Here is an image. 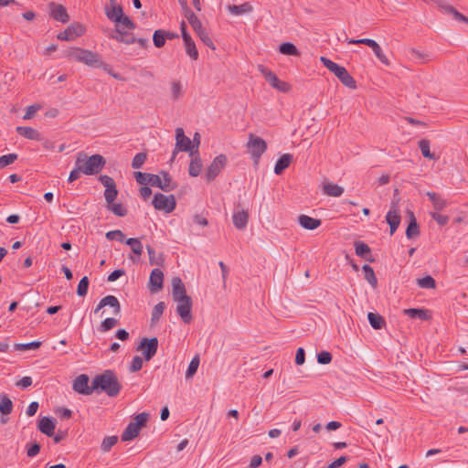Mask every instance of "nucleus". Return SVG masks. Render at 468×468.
I'll return each mask as SVG.
<instances>
[{"instance_id":"obj_12","label":"nucleus","mask_w":468,"mask_h":468,"mask_svg":"<svg viewBox=\"0 0 468 468\" xmlns=\"http://www.w3.org/2000/svg\"><path fill=\"white\" fill-rule=\"evenodd\" d=\"M85 27L80 23H72L64 31L60 32L57 37L62 41H71L78 37L85 34Z\"/></svg>"},{"instance_id":"obj_63","label":"nucleus","mask_w":468,"mask_h":468,"mask_svg":"<svg viewBox=\"0 0 468 468\" xmlns=\"http://www.w3.org/2000/svg\"><path fill=\"white\" fill-rule=\"evenodd\" d=\"M376 57L378 58V60L383 63L386 66L390 65L389 59L387 58V56L383 53L382 48L379 45L376 47V48L372 49Z\"/></svg>"},{"instance_id":"obj_35","label":"nucleus","mask_w":468,"mask_h":468,"mask_svg":"<svg viewBox=\"0 0 468 468\" xmlns=\"http://www.w3.org/2000/svg\"><path fill=\"white\" fill-rule=\"evenodd\" d=\"M112 5V8L106 7L105 14L111 21L116 24L123 15V10L121 5L113 4Z\"/></svg>"},{"instance_id":"obj_21","label":"nucleus","mask_w":468,"mask_h":468,"mask_svg":"<svg viewBox=\"0 0 468 468\" xmlns=\"http://www.w3.org/2000/svg\"><path fill=\"white\" fill-rule=\"evenodd\" d=\"M172 296L175 302L182 301V299L189 297L186 294L185 284L179 277H174L172 279Z\"/></svg>"},{"instance_id":"obj_43","label":"nucleus","mask_w":468,"mask_h":468,"mask_svg":"<svg viewBox=\"0 0 468 468\" xmlns=\"http://www.w3.org/2000/svg\"><path fill=\"white\" fill-rule=\"evenodd\" d=\"M280 53L288 56H300V51L296 46L291 42H283L279 46Z\"/></svg>"},{"instance_id":"obj_52","label":"nucleus","mask_w":468,"mask_h":468,"mask_svg":"<svg viewBox=\"0 0 468 468\" xmlns=\"http://www.w3.org/2000/svg\"><path fill=\"white\" fill-rule=\"evenodd\" d=\"M117 324H118L117 319H115L113 317H108L101 323V324L99 326V331L107 332V331L112 329L113 327H115Z\"/></svg>"},{"instance_id":"obj_54","label":"nucleus","mask_w":468,"mask_h":468,"mask_svg":"<svg viewBox=\"0 0 468 468\" xmlns=\"http://www.w3.org/2000/svg\"><path fill=\"white\" fill-rule=\"evenodd\" d=\"M89 284H90V282H89V279L87 276H84L80 279V281L78 284V287H77V294L80 297H84L87 294L88 289H89Z\"/></svg>"},{"instance_id":"obj_18","label":"nucleus","mask_w":468,"mask_h":468,"mask_svg":"<svg viewBox=\"0 0 468 468\" xmlns=\"http://www.w3.org/2000/svg\"><path fill=\"white\" fill-rule=\"evenodd\" d=\"M134 178L136 182L142 186L150 185L151 186L158 187L160 185V176L144 172H134Z\"/></svg>"},{"instance_id":"obj_36","label":"nucleus","mask_w":468,"mask_h":468,"mask_svg":"<svg viewBox=\"0 0 468 468\" xmlns=\"http://www.w3.org/2000/svg\"><path fill=\"white\" fill-rule=\"evenodd\" d=\"M367 320L374 329L378 330L386 326V321L379 314L369 312L367 314Z\"/></svg>"},{"instance_id":"obj_23","label":"nucleus","mask_w":468,"mask_h":468,"mask_svg":"<svg viewBox=\"0 0 468 468\" xmlns=\"http://www.w3.org/2000/svg\"><path fill=\"white\" fill-rule=\"evenodd\" d=\"M440 11L445 15L452 16V18L457 22L468 24V17L460 13L455 7L451 5L441 4L440 5Z\"/></svg>"},{"instance_id":"obj_27","label":"nucleus","mask_w":468,"mask_h":468,"mask_svg":"<svg viewBox=\"0 0 468 468\" xmlns=\"http://www.w3.org/2000/svg\"><path fill=\"white\" fill-rule=\"evenodd\" d=\"M403 313L410 318L420 319L422 321H429L431 318V312L427 309L409 308L404 309Z\"/></svg>"},{"instance_id":"obj_55","label":"nucleus","mask_w":468,"mask_h":468,"mask_svg":"<svg viewBox=\"0 0 468 468\" xmlns=\"http://www.w3.org/2000/svg\"><path fill=\"white\" fill-rule=\"evenodd\" d=\"M147 159V154L145 153H138L134 155L132 161V167L133 169L141 168Z\"/></svg>"},{"instance_id":"obj_6","label":"nucleus","mask_w":468,"mask_h":468,"mask_svg":"<svg viewBox=\"0 0 468 468\" xmlns=\"http://www.w3.org/2000/svg\"><path fill=\"white\" fill-rule=\"evenodd\" d=\"M259 71L263 75L266 81L274 89L282 92H288L291 89L289 83L279 80L277 75L263 65L258 66Z\"/></svg>"},{"instance_id":"obj_14","label":"nucleus","mask_w":468,"mask_h":468,"mask_svg":"<svg viewBox=\"0 0 468 468\" xmlns=\"http://www.w3.org/2000/svg\"><path fill=\"white\" fill-rule=\"evenodd\" d=\"M176 303H178L176 313L185 324H190L193 319L191 313L193 303L191 297L182 299V301H176Z\"/></svg>"},{"instance_id":"obj_44","label":"nucleus","mask_w":468,"mask_h":468,"mask_svg":"<svg viewBox=\"0 0 468 468\" xmlns=\"http://www.w3.org/2000/svg\"><path fill=\"white\" fill-rule=\"evenodd\" d=\"M202 169V162L199 156L194 157L190 164H189V169L188 173L191 176L196 177L197 176Z\"/></svg>"},{"instance_id":"obj_45","label":"nucleus","mask_w":468,"mask_h":468,"mask_svg":"<svg viewBox=\"0 0 468 468\" xmlns=\"http://www.w3.org/2000/svg\"><path fill=\"white\" fill-rule=\"evenodd\" d=\"M165 309V303L164 302H159L158 303H156L154 305V307L153 308V311H152V317H151L152 324H155L160 320Z\"/></svg>"},{"instance_id":"obj_22","label":"nucleus","mask_w":468,"mask_h":468,"mask_svg":"<svg viewBox=\"0 0 468 468\" xmlns=\"http://www.w3.org/2000/svg\"><path fill=\"white\" fill-rule=\"evenodd\" d=\"M38 430L45 435L52 437L56 428V420L50 417H43L37 422Z\"/></svg>"},{"instance_id":"obj_5","label":"nucleus","mask_w":468,"mask_h":468,"mask_svg":"<svg viewBox=\"0 0 468 468\" xmlns=\"http://www.w3.org/2000/svg\"><path fill=\"white\" fill-rule=\"evenodd\" d=\"M186 18L187 19L188 23L192 27L193 30L196 32V34L198 36L200 40L209 48L215 50L216 47L213 43V40L209 37L208 33L206 31V29L202 26V22L199 20V18L196 16V14L193 11H187L185 15Z\"/></svg>"},{"instance_id":"obj_56","label":"nucleus","mask_w":468,"mask_h":468,"mask_svg":"<svg viewBox=\"0 0 468 468\" xmlns=\"http://www.w3.org/2000/svg\"><path fill=\"white\" fill-rule=\"evenodd\" d=\"M80 163H81V160L80 158H76V161H75L76 167L69 173V176L68 178V181L69 183L77 180L80 177V173H82V167L80 165Z\"/></svg>"},{"instance_id":"obj_59","label":"nucleus","mask_w":468,"mask_h":468,"mask_svg":"<svg viewBox=\"0 0 468 468\" xmlns=\"http://www.w3.org/2000/svg\"><path fill=\"white\" fill-rule=\"evenodd\" d=\"M118 441V437L117 436H107L103 439L102 441V443H101V450L103 452H109L111 450V448L115 445Z\"/></svg>"},{"instance_id":"obj_7","label":"nucleus","mask_w":468,"mask_h":468,"mask_svg":"<svg viewBox=\"0 0 468 468\" xmlns=\"http://www.w3.org/2000/svg\"><path fill=\"white\" fill-rule=\"evenodd\" d=\"M153 206L155 209L171 213L176 207V200L174 195L165 196L162 193H156L154 196Z\"/></svg>"},{"instance_id":"obj_10","label":"nucleus","mask_w":468,"mask_h":468,"mask_svg":"<svg viewBox=\"0 0 468 468\" xmlns=\"http://www.w3.org/2000/svg\"><path fill=\"white\" fill-rule=\"evenodd\" d=\"M227 156L223 154L216 156L206 171V179L214 180L227 165Z\"/></svg>"},{"instance_id":"obj_11","label":"nucleus","mask_w":468,"mask_h":468,"mask_svg":"<svg viewBox=\"0 0 468 468\" xmlns=\"http://www.w3.org/2000/svg\"><path fill=\"white\" fill-rule=\"evenodd\" d=\"M233 225L238 229H246L249 221V212L244 209L242 204L238 201L234 205V212L232 216Z\"/></svg>"},{"instance_id":"obj_64","label":"nucleus","mask_w":468,"mask_h":468,"mask_svg":"<svg viewBox=\"0 0 468 468\" xmlns=\"http://www.w3.org/2000/svg\"><path fill=\"white\" fill-rule=\"evenodd\" d=\"M332 354L328 351H321L317 355V362L322 365H327L332 361Z\"/></svg>"},{"instance_id":"obj_38","label":"nucleus","mask_w":468,"mask_h":468,"mask_svg":"<svg viewBox=\"0 0 468 468\" xmlns=\"http://www.w3.org/2000/svg\"><path fill=\"white\" fill-rule=\"evenodd\" d=\"M140 430L133 422H130L121 436L122 441H130L136 438Z\"/></svg>"},{"instance_id":"obj_17","label":"nucleus","mask_w":468,"mask_h":468,"mask_svg":"<svg viewBox=\"0 0 468 468\" xmlns=\"http://www.w3.org/2000/svg\"><path fill=\"white\" fill-rule=\"evenodd\" d=\"M49 15L50 16L61 23H68L69 21V15L68 14L67 9L60 4H56L51 2L49 4Z\"/></svg>"},{"instance_id":"obj_9","label":"nucleus","mask_w":468,"mask_h":468,"mask_svg":"<svg viewBox=\"0 0 468 468\" xmlns=\"http://www.w3.org/2000/svg\"><path fill=\"white\" fill-rule=\"evenodd\" d=\"M158 349L157 337H144L137 347V351H142L145 361H150L156 354Z\"/></svg>"},{"instance_id":"obj_32","label":"nucleus","mask_w":468,"mask_h":468,"mask_svg":"<svg viewBox=\"0 0 468 468\" xmlns=\"http://www.w3.org/2000/svg\"><path fill=\"white\" fill-rule=\"evenodd\" d=\"M101 306H110L113 309V314L118 315L121 313V304L114 295H107L101 300Z\"/></svg>"},{"instance_id":"obj_30","label":"nucleus","mask_w":468,"mask_h":468,"mask_svg":"<svg viewBox=\"0 0 468 468\" xmlns=\"http://www.w3.org/2000/svg\"><path fill=\"white\" fill-rule=\"evenodd\" d=\"M292 161V155L290 154H282L276 162L274 166V173L276 175H282L283 171L289 167Z\"/></svg>"},{"instance_id":"obj_33","label":"nucleus","mask_w":468,"mask_h":468,"mask_svg":"<svg viewBox=\"0 0 468 468\" xmlns=\"http://www.w3.org/2000/svg\"><path fill=\"white\" fill-rule=\"evenodd\" d=\"M125 243L129 245L133 250V252L137 255V257H140L143 253V245L139 239L137 238H129L125 240ZM130 259L135 262L138 261L139 258H134L133 256L130 257Z\"/></svg>"},{"instance_id":"obj_25","label":"nucleus","mask_w":468,"mask_h":468,"mask_svg":"<svg viewBox=\"0 0 468 468\" xmlns=\"http://www.w3.org/2000/svg\"><path fill=\"white\" fill-rule=\"evenodd\" d=\"M356 254L367 261L374 262L375 259L372 257L369 246L363 241L355 242Z\"/></svg>"},{"instance_id":"obj_53","label":"nucleus","mask_w":468,"mask_h":468,"mask_svg":"<svg viewBox=\"0 0 468 468\" xmlns=\"http://www.w3.org/2000/svg\"><path fill=\"white\" fill-rule=\"evenodd\" d=\"M149 413L142 412L134 417V421H132L139 430L146 426L149 419Z\"/></svg>"},{"instance_id":"obj_61","label":"nucleus","mask_w":468,"mask_h":468,"mask_svg":"<svg viewBox=\"0 0 468 468\" xmlns=\"http://www.w3.org/2000/svg\"><path fill=\"white\" fill-rule=\"evenodd\" d=\"M116 25H118L120 27L121 26L124 27L127 29L133 30L136 27L135 23L127 16L124 14L120 17V20L117 21Z\"/></svg>"},{"instance_id":"obj_24","label":"nucleus","mask_w":468,"mask_h":468,"mask_svg":"<svg viewBox=\"0 0 468 468\" xmlns=\"http://www.w3.org/2000/svg\"><path fill=\"white\" fill-rule=\"evenodd\" d=\"M160 185L158 186V188L165 192H169L177 187V183L173 180L170 174L166 171H160Z\"/></svg>"},{"instance_id":"obj_37","label":"nucleus","mask_w":468,"mask_h":468,"mask_svg":"<svg viewBox=\"0 0 468 468\" xmlns=\"http://www.w3.org/2000/svg\"><path fill=\"white\" fill-rule=\"evenodd\" d=\"M229 11L235 16H240L245 13H250L252 11L253 7L250 5V2H245L241 5H229L228 6Z\"/></svg>"},{"instance_id":"obj_60","label":"nucleus","mask_w":468,"mask_h":468,"mask_svg":"<svg viewBox=\"0 0 468 468\" xmlns=\"http://www.w3.org/2000/svg\"><path fill=\"white\" fill-rule=\"evenodd\" d=\"M17 158L18 155L16 154H8L0 156V169L13 164L16 160H17Z\"/></svg>"},{"instance_id":"obj_28","label":"nucleus","mask_w":468,"mask_h":468,"mask_svg":"<svg viewBox=\"0 0 468 468\" xmlns=\"http://www.w3.org/2000/svg\"><path fill=\"white\" fill-rule=\"evenodd\" d=\"M16 133L27 139L30 140H36V141H41L43 140V135L37 131L36 129L28 126H17L16 127Z\"/></svg>"},{"instance_id":"obj_58","label":"nucleus","mask_w":468,"mask_h":468,"mask_svg":"<svg viewBox=\"0 0 468 468\" xmlns=\"http://www.w3.org/2000/svg\"><path fill=\"white\" fill-rule=\"evenodd\" d=\"M117 196L118 190L116 185L109 188H106L104 191V197L107 202V205H111V203H112L117 198Z\"/></svg>"},{"instance_id":"obj_46","label":"nucleus","mask_w":468,"mask_h":468,"mask_svg":"<svg viewBox=\"0 0 468 468\" xmlns=\"http://www.w3.org/2000/svg\"><path fill=\"white\" fill-rule=\"evenodd\" d=\"M419 147L420 149V152H421L422 155L425 158H428V159H431V160H434L435 159V154H432L431 152V150H430V141L429 140L421 139L419 142Z\"/></svg>"},{"instance_id":"obj_31","label":"nucleus","mask_w":468,"mask_h":468,"mask_svg":"<svg viewBox=\"0 0 468 468\" xmlns=\"http://www.w3.org/2000/svg\"><path fill=\"white\" fill-rule=\"evenodd\" d=\"M323 192L329 197H338L344 193V188L332 182H324L323 184Z\"/></svg>"},{"instance_id":"obj_3","label":"nucleus","mask_w":468,"mask_h":468,"mask_svg":"<svg viewBox=\"0 0 468 468\" xmlns=\"http://www.w3.org/2000/svg\"><path fill=\"white\" fill-rule=\"evenodd\" d=\"M77 158L81 160L82 173L88 176L99 174L106 164L105 158L99 154L89 157L84 152H80L77 154Z\"/></svg>"},{"instance_id":"obj_42","label":"nucleus","mask_w":468,"mask_h":468,"mask_svg":"<svg viewBox=\"0 0 468 468\" xmlns=\"http://www.w3.org/2000/svg\"><path fill=\"white\" fill-rule=\"evenodd\" d=\"M362 271L364 273V278L373 288H376L378 285V279L376 277L373 268L368 264H364L362 266Z\"/></svg>"},{"instance_id":"obj_57","label":"nucleus","mask_w":468,"mask_h":468,"mask_svg":"<svg viewBox=\"0 0 468 468\" xmlns=\"http://www.w3.org/2000/svg\"><path fill=\"white\" fill-rule=\"evenodd\" d=\"M346 42L348 44H364L369 48H376V47L378 45L374 39L370 38H360V39H354V38H346Z\"/></svg>"},{"instance_id":"obj_26","label":"nucleus","mask_w":468,"mask_h":468,"mask_svg":"<svg viewBox=\"0 0 468 468\" xmlns=\"http://www.w3.org/2000/svg\"><path fill=\"white\" fill-rule=\"evenodd\" d=\"M298 223L302 228L305 229L314 230L321 226L322 220L309 217L307 215H300L298 217Z\"/></svg>"},{"instance_id":"obj_29","label":"nucleus","mask_w":468,"mask_h":468,"mask_svg":"<svg viewBox=\"0 0 468 468\" xmlns=\"http://www.w3.org/2000/svg\"><path fill=\"white\" fill-rule=\"evenodd\" d=\"M409 218L410 222L406 229V237L411 239L420 236V226L412 211H409Z\"/></svg>"},{"instance_id":"obj_62","label":"nucleus","mask_w":468,"mask_h":468,"mask_svg":"<svg viewBox=\"0 0 468 468\" xmlns=\"http://www.w3.org/2000/svg\"><path fill=\"white\" fill-rule=\"evenodd\" d=\"M41 449V445L35 441L31 444H27V455L30 458L37 456Z\"/></svg>"},{"instance_id":"obj_47","label":"nucleus","mask_w":468,"mask_h":468,"mask_svg":"<svg viewBox=\"0 0 468 468\" xmlns=\"http://www.w3.org/2000/svg\"><path fill=\"white\" fill-rule=\"evenodd\" d=\"M42 343L40 341H33L29 343H19L15 344L14 348L17 351H26V350H36L41 346Z\"/></svg>"},{"instance_id":"obj_51","label":"nucleus","mask_w":468,"mask_h":468,"mask_svg":"<svg viewBox=\"0 0 468 468\" xmlns=\"http://www.w3.org/2000/svg\"><path fill=\"white\" fill-rule=\"evenodd\" d=\"M199 362L200 360L198 356H195L192 358L186 372V378H191L197 373Z\"/></svg>"},{"instance_id":"obj_49","label":"nucleus","mask_w":468,"mask_h":468,"mask_svg":"<svg viewBox=\"0 0 468 468\" xmlns=\"http://www.w3.org/2000/svg\"><path fill=\"white\" fill-rule=\"evenodd\" d=\"M107 209L112 211L114 215L118 217H124L127 215V209L123 207L122 203H111V205H107Z\"/></svg>"},{"instance_id":"obj_41","label":"nucleus","mask_w":468,"mask_h":468,"mask_svg":"<svg viewBox=\"0 0 468 468\" xmlns=\"http://www.w3.org/2000/svg\"><path fill=\"white\" fill-rule=\"evenodd\" d=\"M13 410V402L6 394L0 395V413L9 415Z\"/></svg>"},{"instance_id":"obj_2","label":"nucleus","mask_w":468,"mask_h":468,"mask_svg":"<svg viewBox=\"0 0 468 468\" xmlns=\"http://www.w3.org/2000/svg\"><path fill=\"white\" fill-rule=\"evenodd\" d=\"M122 386L114 371L107 369L101 374L96 375L93 378L94 392L106 393L109 397L114 398L119 395Z\"/></svg>"},{"instance_id":"obj_15","label":"nucleus","mask_w":468,"mask_h":468,"mask_svg":"<svg viewBox=\"0 0 468 468\" xmlns=\"http://www.w3.org/2000/svg\"><path fill=\"white\" fill-rule=\"evenodd\" d=\"M176 141L177 150L182 152H189L191 156L194 155V145L192 144L191 140L185 135L184 130L181 127L176 129Z\"/></svg>"},{"instance_id":"obj_19","label":"nucleus","mask_w":468,"mask_h":468,"mask_svg":"<svg viewBox=\"0 0 468 468\" xmlns=\"http://www.w3.org/2000/svg\"><path fill=\"white\" fill-rule=\"evenodd\" d=\"M110 37L125 44H133L136 41L133 33L122 29L118 25H115V29Z\"/></svg>"},{"instance_id":"obj_40","label":"nucleus","mask_w":468,"mask_h":468,"mask_svg":"<svg viewBox=\"0 0 468 468\" xmlns=\"http://www.w3.org/2000/svg\"><path fill=\"white\" fill-rule=\"evenodd\" d=\"M426 195L429 197L430 201L432 203L433 207L436 211H441L445 207L446 201L442 199L440 195H438L435 192H427Z\"/></svg>"},{"instance_id":"obj_20","label":"nucleus","mask_w":468,"mask_h":468,"mask_svg":"<svg viewBox=\"0 0 468 468\" xmlns=\"http://www.w3.org/2000/svg\"><path fill=\"white\" fill-rule=\"evenodd\" d=\"M386 221L389 225L390 235H393L397 229L399 228L401 221L399 210L396 208L395 205H392L391 208L387 213Z\"/></svg>"},{"instance_id":"obj_50","label":"nucleus","mask_w":468,"mask_h":468,"mask_svg":"<svg viewBox=\"0 0 468 468\" xmlns=\"http://www.w3.org/2000/svg\"><path fill=\"white\" fill-rule=\"evenodd\" d=\"M165 40L166 39H165V30L157 29L154 32L153 42L156 48H160L164 47L165 44Z\"/></svg>"},{"instance_id":"obj_16","label":"nucleus","mask_w":468,"mask_h":468,"mask_svg":"<svg viewBox=\"0 0 468 468\" xmlns=\"http://www.w3.org/2000/svg\"><path fill=\"white\" fill-rule=\"evenodd\" d=\"M163 286L164 273L160 269L155 268L150 273L148 288L151 292H157L163 289Z\"/></svg>"},{"instance_id":"obj_8","label":"nucleus","mask_w":468,"mask_h":468,"mask_svg":"<svg viewBox=\"0 0 468 468\" xmlns=\"http://www.w3.org/2000/svg\"><path fill=\"white\" fill-rule=\"evenodd\" d=\"M247 146L255 165H257L262 154L267 150L266 142L261 137L250 133Z\"/></svg>"},{"instance_id":"obj_34","label":"nucleus","mask_w":468,"mask_h":468,"mask_svg":"<svg viewBox=\"0 0 468 468\" xmlns=\"http://www.w3.org/2000/svg\"><path fill=\"white\" fill-rule=\"evenodd\" d=\"M184 44L186 54L194 60L198 58V51L191 36H184Z\"/></svg>"},{"instance_id":"obj_39","label":"nucleus","mask_w":468,"mask_h":468,"mask_svg":"<svg viewBox=\"0 0 468 468\" xmlns=\"http://www.w3.org/2000/svg\"><path fill=\"white\" fill-rule=\"evenodd\" d=\"M146 250L149 255V263L151 265L163 266L165 262V257L163 253H159L157 256L155 250L150 245L146 246Z\"/></svg>"},{"instance_id":"obj_4","label":"nucleus","mask_w":468,"mask_h":468,"mask_svg":"<svg viewBox=\"0 0 468 468\" xmlns=\"http://www.w3.org/2000/svg\"><path fill=\"white\" fill-rule=\"evenodd\" d=\"M320 61L328 70L333 72L338 78L343 85L350 89L356 88L355 79L349 74L345 67L338 65L325 57H321Z\"/></svg>"},{"instance_id":"obj_13","label":"nucleus","mask_w":468,"mask_h":468,"mask_svg":"<svg viewBox=\"0 0 468 468\" xmlns=\"http://www.w3.org/2000/svg\"><path fill=\"white\" fill-rule=\"evenodd\" d=\"M89 376L86 374H80L73 381L72 388L74 391L81 395H90L94 392L93 389V381L91 385H89Z\"/></svg>"},{"instance_id":"obj_1","label":"nucleus","mask_w":468,"mask_h":468,"mask_svg":"<svg viewBox=\"0 0 468 468\" xmlns=\"http://www.w3.org/2000/svg\"><path fill=\"white\" fill-rule=\"evenodd\" d=\"M66 57L91 68L102 69L114 79H121L119 74L112 71V66L102 61L101 56L96 52L81 48H71L66 51Z\"/></svg>"},{"instance_id":"obj_48","label":"nucleus","mask_w":468,"mask_h":468,"mask_svg":"<svg viewBox=\"0 0 468 468\" xmlns=\"http://www.w3.org/2000/svg\"><path fill=\"white\" fill-rule=\"evenodd\" d=\"M417 284L423 289H435L436 281L431 275L417 280Z\"/></svg>"}]
</instances>
